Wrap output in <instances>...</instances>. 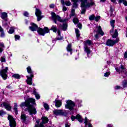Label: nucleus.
<instances>
[{"label": "nucleus", "instance_id": "nucleus-53", "mask_svg": "<svg viewBox=\"0 0 127 127\" xmlns=\"http://www.w3.org/2000/svg\"><path fill=\"white\" fill-rule=\"evenodd\" d=\"M55 5L53 4H51L49 5L50 8H54Z\"/></svg>", "mask_w": 127, "mask_h": 127}, {"label": "nucleus", "instance_id": "nucleus-25", "mask_svg": "<svg viewBox=\"0 0 127 127\" xmlns=\"http://www.w3.org/2000/svg\"><path fill=\"white\" fill-rule=\"evenodd\" d=\"M57 34H58L57 36V40H61L63 39V37L60 36V31L59 30H57Z\"/></svg>", "mask_w": 127, "mask_h": 127}, {"label": "nucleus", "instance_id": "nucleus-31", "mask_svg": "<svg viewBox=\"0 0 127 127\" xmlns=\"http://www.w3.org/2000/svg\"><path fill=\"white\" fill-rule=\"evenodd\" d=\"M4 47V44L3 43L0 42V53H1L3 51V48Z\"/></svg>", "mask_w": 127, "mask_h": 127}, {"label": "nucleus", "instance_id": "nucleus-11", "mask_svg": "<svg viewBox=\"0 0 127 127\" xmlns=\"http://www.w3.org/2000/svg\"><path fill=\"white\" fill-rule=\"evenodd\" d=\"M53 113L56 116H64L65 115V112L62 110H55Z\"/></svg>", "mask_w": 127, "mask_h": 127}, {"label": "nucleus", "instance_id": "nucleus-30", "mask_svg": "<svg viewBox=\"0 0 127 127\" xmlns=\"http://www.w3.org/2000/svg\"><path fill=\"white\" fill-rule=\"evenodd\" d=\"M13 110L16 115H17V114L18 113V111H17V103H14Z\"/></svg>", "mask_w": 127, "mask_h": 127}, {"label": "nucleus", "instance_id": "nucleus-3", "mask_svg": "<svg viewBox=\"0 0 127 127\" xmlns=\"http://www.w3.org/2000/svg\"><path fill=\"white\" fill-rule=\"evenodd\" d=\"M81 7L82 8L81 14H85L87 10V8L95 5V2L93 0H80Z\"/></svg>", "mask_w": 127, "mask_h": 127}, {"label": "nucleus", "instance_id": "nucleus-35", "mask_svg": "<svg viewBox=\"0 0 127 127\" xmlns=\"http://www.w3.org/2000/svg\"><path fill=\"white\" fill-rule=\"evenodd\" d=\"M8 33L10 34H12L14 32V27H12L10 28V30L8 31Z\"/></svg>", "mask_w": 127, "mask_h": 127}, {"label": "nucleus", "instance_id": "nucleus-61", "mask_svg": "<svg viewBox=\"0 0 127 127\" xmlns=\"http://www.w3.org/2000/svg\"><path fill=\"white\" fill-rule=\"evenodd\" d=\"M116 1H117V0H111V1L112 2H113V3L116 2Z\"/></svg>", "mask_w": 127, "mask_h": 127}, {"label": "nucleus", "instance_id": "nucleus-13", "mask_svg": "<svg viewBox=\"0 0 127 127\" xmlns=\"http://www.w3.org/2000/svg\"><path fill=\"white\" fill-rule=\"evenodd\" d=\"M0 107H1L2 108H3V107H4L5 109H6V110H7V111H10V110H11V106H10V104H7L5 102L1 104Z\"/></svg>", "mask_w": 127, "mask_h": 127}, {"label": "nucleus", "instance_id": "nucleus-22", "mask_svg": "<svg viewBox=\"0 0 127 127\" xmlns=\"http://www.w3.org/2000/svg\"><path fill=\"white\" fill-rule=\"evenodd\" d=\"M67 50L68 52H70V54H72V51H73V49H72V45L71 44H69L67 45Z\"/></svg>", "mask_w": 127, "mask_h": 127}, {"label": "nucleus", "instance_id": "nucleus-12", "mask_svg": "<svg viewBox=\"0 0 127 127\" xmlns=\"http://www.w3.org/2000/svg\"><path fill=\"white\" fill-rule=\"evenodd\" d=\"M35 15L37 17V21H40L41 20V11L40 10L36 8V12H35Z\"/></svg>", "mask_w": 127, "mask_h": 127}, {"label": "nucleus", "instance_id": "nucleus-9", "mask_svg": "<svg viewBox=\"0 0 127 127\" xmlns=\"http://www.w3.org/2000/svg\"><path fill=\"white\" fill-rule=\"evenodd\" d=\"M120 39H119V38L116 39L115 41L109 39L107 41L106 45H107L108 46H113L114 44H116V43H118Z\"/></svg>", "mask_w": 127, "mask_h": 127}, {"label": "nucleus", "instance_id": "nucleus-44", "mask_svg": "<svg viewBox=\"0 0 127 127\" xmlns=\"http://www.w3.org/2000/svg\"><path fill=\"white\" fill-rule=\"evenodd\" d=\"M110 74L111 72H110V71L107 72L104 74V77H108L109 76H110Z\"/></svg>", "mask_w": 127, "mask_h": 127}, {"label": "nucleus", "instance_id": "nucleus-6", "mask_svg": "<svg viewBox=\"0 0 127 127\" xmlns=\"http://www.w3.org/2000/svg\"><path fill=\"white\" fill-rule=\"evenodd\" d=\"M67 104L65 105V108L66 109H69L70 111H72L74 110V107L75 106V104L72 100H67Z\"/></svg>", "mask_w": 127, "mask_h": 127}, {"label": "nucleus", "instance_id": "nucleus-48", "mask_svg": "<svg viewBox=\"0 0 127 127\" xmlns=\"http://www.w3.org/2000/svg\"><path fill=\"white\" fill-rule=\"evenodd\" d=\"M120 89H122V87L120 86H116L115 87V90H120Z\"/></svg>", "mask_w": 127, "mask_h": 127}, {"label": "nucleus", "instance_id": "nucleus-21", "mask_svg": "<svg viewBox=\"0 0 127 127\" xmlns=\"http://www.w3.org/2000/svg\"><path fill=\"white\" fill-rule=\"evenodd\" d=\"M84 51L85 52H86L88 55L91 53V50L90 49V48L88 47V46H84Z\"/></svg>", "mask_w": 127, "mask_h": 127}, {"label": "nucleus", "instance_id": "nucleus-26", "mask_svg": "<svg viewBox=\"0 0 127 127\" xmlns=\"http://www.w3.org/2000/svg\"><path fill=\"white\" fill-rule=\"evenodd\" d=\"M50 30H52L53 32L56 33V32H57V26L56 25H52L51 27Z\"/></svg>", "mask_w": 127, "mask_h": 127}, {"label": "nucleus", "instance_id": "nucleus-27", "mask_svg": "<svg viewBox=\"0 0 127 127\" xmlns=\"http://www.w3.org/2000/svg\"><path fill=\"white\" fill-rule=\"evenodd\" d=\"M75 33L77 38L79 39V38H80V36H81V34L80 33V30H79V29H75Z\"/></svg>", "mask_w": 127, "mask_h": 127}, {"label": "nucleus", "instance_id": "nucleus-51", "mask_svg": "<svg viewBox=\"0 0 127 127\" xmlns=\"http://www.w3.org/2000/svg\"><path fill=\"white\" fill-rule=\"evenodd\" d=\"M78 27L79 28V29H81L82 28V24L81 23H78L77 25Z\"/></svg>", "mask_w": 127, "mask_h": 127}, {"label": "nucleus", "instance_id": "nucleus-34", "mask_svg": "<svg viewBox=\"0 0 127 127\" xmlns=\"http://www.w3.org/2000/svg\"><path fill=\"white\" fill-rule=\"evenodd\" d=\"M13 78H15V79H20V75L18 74H14L12 75Z\"/></svg>", "mask_w": 127, "mask_h": 127}, {"label": "nucleus", "instance_id": "nucleus-24", "mask_svg": "<svg viewBox=\"0 0 127 127\" xmlns=\"http://www.w3.org/2000/svg\"><path fill=\"white\" fill-rule=\"evenodd\" d=\"M55 106L57 108H59V107L61 106L62 103L60 100H55Z\"/></svg>", "mask_w": 127, "mask_h": 127}, {"label": "nucleus", "instance_id": "nucleus-20", "mask_svg": "<svg viewBox=\"0 0 127 127\" xmlns=\"http://www.w3.org/2000/svg\"><path fill=\"white\" fill-rule=\"evenodd\" d=\"M68 25L67 23L63 24V25H60V28L63 29V30H67Z\"/></svg>", "mask_w": 127, "mask_h": 127}, {"label": "nucleus", "instance_id": "nucleus-62", "mask_svg": "<svg viewBox=\"0 0 127 127\" xmlns=\"http://www.w3.org/2000/svg\"><path fill=\"white\" fill-rule=\"evenodd\" d=\"M106 0H100V2H105V1H106Z\"/></svg>", "mask_w": 127, "mask_h": 127}, {"label": "nucleus", "instance_id": "nucleus-39", "mask_svg": "<svg viewBox=\"0 0 127 127\" xmlns=\"http://www.w3.org/2000/svg\"><path fill=\"white\" fill-rule=\"evenodd\" d=\"M89 20H90V21L94 20H95V15H90L89 16Z\"/></svg>", "mask_w": 127, "mask_h": 127}, {"label": "nucleus", "instance_id": "nucleus-40", "mask_svg": "<svg viewBox=\"0 0 127 127\" xmlns=\"http://www.w3.org/2000/svg\"><path fill=\"white\" fill-rule=\"evenodd\" d=\"M44 107L45 108V110H46L47 111H48V110H49V106H48V104L44 103Z\"/></svg>", "mask_w": 127, "mask_h": 127}, {"label": "nucleus", "instance_id": "nucleus-14", "mask_svg": "<svg viewBox=\"0 0 127 127\" xmlns=\"http://www.w3.org/2000/svg\"><path fill=\"white\" fill-rule=\"evenodd\" d=\"M95 32H97L99 33L101 35H104V32L102 30V27L101 26H97L96 27V30H95Z\"/></svg>", "mask_w": 127, "mask_h": 127}, {"label": "nucleus", "instance_id": "nucleus-55", "mask_svg": "<svg viewBox=\"0 0 127 127\" xmlns=\"http://www.w3.org/2000/svg\"><path fill=\"white\" fill-rule=\"evenodd\" d=\"M61 3L62 4V5H64L65 4V1L64 0H61Z\"/></svg>", "mask_w": 127, "mask_h": 127}, {"label": "nucleus", "instance_id": "nucleus-47", "mask_svg": "<svg viewBox=\"0 0 127 127\" xmlns=\"http://www.w3.org/2000/svg\"><path fill=\"white\" fill-rule=\"evenodd\" d=\"M1 62H5V61H6L5 58H4V57H2L1 58Z\"/></svg>", "mask_w": 127, "mask_h": 127}, {"label": "nucleus", "instance_id": "nucleus-19", "mask_svg": "<svg viewBox=\"0 0 127 127\" xmlns=\"http://www.w3.org/2000/svg\"><path fill=\"white\" fill-rule=\"evenodd\" d=\"M26 115L23 113H22L21 115V120L23 123H25V122H26Z\"/></svg>", "mask_w": 127, "mask_h": 127}, {"label": "nucleus", "instance_id": "nucleus-7", "mask_svg": "<svg viewBox=\"0 0 127 127\" xmlns=\"http://www.w3.org/2000/svg\"><path fill=\"white\" fill-rule=\"evenodd\" d=\"M8 120H9V126L11 127H16V122L12 116L8 115Z\"/></svg>", "mask_w": 127, "mask_h": 127}, {"label": "nucleus", "instance_id": "nucleus-8", "mask_svg": "<svg viewBox=\"0 0 127 127\" xmlns=\"http://www.w3.org/2000/svg\"><path fill=\"white\" fill-rule=\"evenodd\" d=\"M7 71H8V67H5V69L0 71V75L4 80L7 79Z\"/></svg>", "mask_w": 127, "mask_h": 127}, {"label": "nucleus", "instance_id": "nucleus-10", "mask_svg": "<svg viewBox=\"0 0 127 127\" xmlns=\"http://www.w3.org/2000/svg\"><path fill=\"white\" fill-rule=\"evenodd\" d=\"M42 122L40 124V125L38 126V124L36 125L34 127H43V124H46V123H48V118L46 117H42Z\"/></svg>", "mask_w": 127, "mask_h": 127}, {"label": "nucleus", "instance_id": "nucleus-57", "mask_svg": "<svg viewBox=\"0 0 127 127\" xmlns=\"http://www.w3.org/2000/svg\"><path fill=\"white\" fill-rule=\"evenodd\" d=\"M124 57L125 58H127V52H125L124 53Z\"/></svg>", "mask_w": 127, "mask_h": 127}, {"label": "nucleus", "instance_id": "nucleus-50", "mask_svg": "<svg viewBox=\"0 0 127 127\" xmlns=\"http://www.w3.org/2000/svg\"><path fill=\"white\" fill-rule=\"evenodd\" d=\"M67 9V7L65 6H63V11L64 12L66 11Z\"/></svg>", "mask_w": 127, "mask_h": 127}, {"label": "nucleus", "instance_id": "nucleus-58", "mask_svg": "<svg viewBox=\"0 0 127 127\" xmlns=\"http://www.w3.org/2000/svg\"><path fill=\"white\" fill-rule=\"evenodd\" d=\"M65 127H70V124L68 123L65 124Z\"/></svg>", "mask_w": 127, "mask_h": 127}, {"label": "nucleus", "instance_id": "nucleus-64", "mask_svg": "<svg viewBox=\"0 0 127 127\" xmlns=\"http://www.w3.org/2000/svg\"><path fill=\"white\" fill-rule=\"evenodd\" d=\"M125 21L127 22V17H125Z\"/></svg>", "mask_w": 127, "mask_h": 127}, {"label": "nucleus", "instance_id": "nucleus-54", "mask_svg": "<svg viewBox=\"0 0 127 127\" xmlns=\"http://www.w3.org/2000/svg\"><path fill=\"white\" fill-rule=\"evenodd\" d=\"M99 37V34H96L95 35V39H98Z\"/></svg>", "mask_w": 127, "mask_h": 127}, {"label": "nucleus", "instance_id": "nucleus-42", "mask_svg": "<svg viewBox=\"0 0 127 127\" xmlns=\"http://www.w3.org/2000/svg\"><path fill=\"white\" fill-rule=\"evenodd\" d=\"M65 4L66 5V6H70L71 2L70 1H66L65 2Z\"/></svg>", "mask_w": 127, "mask_h": 127}, {"label": "nucleus", "instance_id": "nucleus-43", "mask_svg": "<svg viewBox=\"0 0 127 127\" xmlns=\"http://www.w3.org/2000/svg\"><path fill=\"white\" fill-rule=\"evenodd\" d=\"M75 16V10L74 9H72L71 10V14H70V17Z\"/></svg>", "mask_w": 127, "mask_h": 127}, {"label": "nucleus", "instance_id": "nucleus-4", "mask_svg": "<svg viewBox=\"0 0 127 127\" xmlns=\"http://www.w3.org/2000/svg\"><path fill=\"white\" fill-rule=\"evenodd\" d=\"M27 73L28 74H30V76H27V79L26 80L27 83L28 85H32V78H33L34 75H33V72H32V70H31V67L30 66H28L27 68Z\"/></svg>", "mask_w": 127, "mask_h": 127}, {"label": "nucleus", "instance_id": "nucleus-46", "mask_svg": "<svg viewBox=\"0 0 127 127\" xmlns=\"http://www.w3.org/2000/svg\"><path fill=\"white\" fill-rule=\"evenodd\" d=\"M84 123L86 126H88V118L87 117H85Z\"/></svg>", "mask_w": 127, "mask_h": 127}, {"label": "nucleus", "instance_id": "nucleus-17", "mask_svg": "<svg viewBox=\"0 0 127 127\" xmlns=\"http://www.w3.org/2000/svg\"><path fill=\"white\" fill-rule=\"evenodd\" d=\"M76 119L80 123H83V121H84V119H83V118L82 117V116H81V115H80V114H77L76 116Z\"/></svg>", "mask_w": 127, "mask_h": 127}, {"label": "nucleus", "instance_id": "nucleus-41", "mask_svg": "<svg viewBox=\"0 0 127 127\" xmlns=\"http://www.w3.org/2000/svg\"><path fill=\"white\" fill-rule=\"evenodd\" d=\"M101 19V16H97L96 17H94V20L95 21L98 22L99 20Z\"/></svg>", "mask_w": 127, "mask_h": 127}, {"label": "nucleus", "instance_id": "nucleus-15", "mask_svg": "<svg viewBox=\"0 0 127 127\" xmlns=\"http://www.w3.org/2000/svg\"><path fill=\"white\" fill-rule=\"evenodd\" d=\"M71 1L73 2V7H74V8H78V6H79V4H78L79 0H72Z\"/></svg>", "mask_w": 127, "mask_h": 127}, {"label": "nucleus", "instance_id": "nucleus-56", "mask_svg": "<svg viewBox=\"0 0 127 127\" xmlns=\"http://www.w3.org/2000/svg\"><path fill=\"white\" fill-rule=\"evenodd\" d=\"M75 119H76V117L74 116H72L71 117V120L72 121H75Z\"/></svg>", "mask_w": 127, "mask_h": 127}, {"label": "nucleus", "instance_id": "nucleus-2", "mask_svg": "<svg viewBox=\"0 0 127 127\" xmlns=\"http://www.w3.org/2000/svg\"><path fill=\"white\" fill-rule=\"evenodd\" d=\"M31 26L29 27V29H30L31 31H35L37 30L38 33L40 35H42L43 36H44V35L46 34V33H49V29L47 27H45L44 29H42L41 28H38L37 25L33 23H31Z\"/></svg>", "mask_w": 127, "mask_h": 127}, {"label": "nucleus", "instance_id": "nucleus-60", "mask_svg": "<svg viewBox=\"0 0 127 127\" xmlns=\"http://www.w3.org/2000/svg\"><path fill=\"white\" fill-rule=\"evenodd\" d=\"M88 127H93V125L91 123L88 124Z\"/></svg>", "mask_w": 127, "mask_h": 127}, {"label": "nucleus", "instance_id": "nucleus-32", "mask_svg": "<svg viewBox=\"0 0 127 127\" xmlns=\"http://www.w3.org/2000/svg\"><path fill=\"white\" fill-rule=\"evenodd\" d=\"M122 2L123 3V4L125 6H127V1H126L125 0H119V3H122Z\"/></svg>", "mask_w": 127, "mask_h": 127}, {"label": "nucleus", "instance_id": "nucleus-1", "mask_svg": "<svg viewBox=\"0 0 127 127\" xmlns=\"http://www.w3.org/2000/svg\"><path fill=\"white\" fill-rule=\"evenodd\" d=\"M33 105H35V99L29 98L24 102L21 103L20 107H24L25 106V107H27L26 111H28L30 115H35L37 111L35 108L33 107Z\"/></svg>", "mask_w": 127, "mask_h": 127}, {"label": "nucleus", "instance_id": "nucleus-33", "mask_svg": "<svg viewBox=\"0 0 127 127\" xmlns=\"http://www.w3.org/2000/svg\"><path fill=\"white\" fill-rule=\"evenodd\" d=\"M88 45H89V46L90 45H92V41H91V40H86V43L85 44V46H88Z\"/></svg>", "mask_w": 127, "mask_h": 127}, {"label": "nucleus", "instance_id": "nucleus-23", "mask_svg": "<svg viewBox=\"0 0 127 127\" xmlns=\"http://www.w3.org/2000/svg\"><path fill=\"white\" fill-rule=\"evenodd\" d=\"M1 18L2 19H4V20H6L5 18L7 17V13L6 12L1 13Z\"/></svg>", "mask_w": 127, "mask_h": 127}, {"label": "nucleus", "instance_id": "nucleus-16", "mask_svg": "<svg viewBox=\"0 0 127 127\" xmlns=\"http://www.w3.org/2000/svg\"><path fill=\"white\" fill-rule=\"evenodd\" d=\"M115 70L116 72H125L126 71V68H125V67H124L123 65H121L120 69H118L117 68H115Z\"/></svg>", "mask_w": 127, "mask_h": 127}, {"label": "nucleus", "instance_id": "nucleus-49", "mask_svg": "<svg viewBox=\"0 0 127 127\" xmlns=\"http://www.w3.org/2000/svg\"><path fill=\"white\" fill-rule=\"evenodd\" d=\"M23 15L24 16H28V15H29V14L28 13V12H24V13H23Z\"/></svg>", "mask_w": 127, "mask_h": 127}, {"label": "nucleus", "instance_id": "nucleus-59", "mask_svg": "<svg viewBox=\"0 0 127 127\" xmlns=\"http://www.w3.org/2000/svg\"><path fill=\"white\" fill-rule=\"evenodd\" d=\"M1 115H3V111L2 110L0 111V116H1Z\"/></svg>", "mask_w": 127, "mask_h": 127}, {"label": "nucleus", "instance_id": "nucleus-29", "mask_svg": "<svg viewBox=\"0 0 127 127\" xmlns=\"http://www.w3.org/2000/svg\"><path fill=\"white\" fill-rule=\"evenodd\" d=\"M0 32H1V35H0L1 37H4V36H5V34L3 31V29H2V28L0 26Z\"/></svg>", "mask_w": 127, "mask_h": 127}, {"label": "nucleus", "instance_id": "nucleus-38", "mask_svg": "<svg viewBox=\"0 0 127 127\" xmlns=\"http://www.w3.org/2000/svg\"><path fill=\"white\" fill-rule=\"evenodd\" d=\"M73 22L74 24H78V23H79V19L77 18H74L73 20Z\"/></svg>", "mask_w": 127, "mask_h": 127}, {"label": "nucleus", "instance_id": "nucleus-45", "mask_svg": "<svg viewBox=\"0 0 127 127\" xmlns=\"http://www.w3.org/2000/svg\"><path fill=\"white\" fill-rule=\"evenodd\" d=\"M15 40L16 41V40H19V39H20V36L18 35H15Z\"/></svg>", "mask_w": 127, "mask_h": 127}, {"label": "nucleus", "instance_id": "nucleus-36", "mask_svg": "<svg viewBox=\"0 0 127 127\" xmlns=\"http://www.w3.org/2000/svg\"><path fill=\"white\" fill-rule=\"evenodd\" d=\"M118 35H119V34L118 33V30H115L114 34L112 35V37L113 38H116V37H117Z\"/></svg>", "mask_w": 127, "mask_h": 127}, {"label": "nucleus", "instance_id": "nucleus-63", "mask_svg": "<svg viewBox=\"0 0 127 127\" xmlns=\"http://www.w3.org/2000/svg\"><path fill=\"white\" fill-rule=\"evenodd\" d=\"M7 88L8 89H10V88H11V86H10V85H9V86H7Z\"/></svg>", "mask_w": 127, "mask_h": 127}, {"label": "nucleus", "instance_id": "nucleus-52", "mask_svg": "<svg viewBox=\"0 0 127 127\" xmlns=\"http://www.w3.org/2000/svg\"><path fill=\"white\" fill-rule=\"evenodd\" d=\"M82 100H80L79 101V104H78V106L79 107H82V106H83V105H82Z\"/></svg>", "mask_w": 127, "mask_h": 127}, {"label": "nucleus", "instance_id": "nucleus-5", "mask_svg": "<svg viewBox=\"0 0 127 127\" xmlns=\"http://www.w3.org/2000/svg\"><path fill=\"white\" fill-rule=\"evenodd\" d=\"M51 15L52 20H53L54 23H55L56 24H57L58 21H59V22H64V21L61 19V18L59 16L56 15L55 13L51 12Z\"/></svg>", "mask_w": 127, "mask_h": 127}, {"label": "nucleus", "instance_id": "nucleus-28", "mask_svg": "<svg viewBox=\"0 0 127 127\" xmlns=\"http://www.w3.org/2000/svg\"><path fill=\"white\" fill-rule=\"evenodd\" d=\"M36 89H34L33 92V94L34 95H35L36 99H37V100H38V99H40V96L39 95V94H38V93H37V92H36Z\"/></svg>", "mask_w": 127, "mask_h": 127}, {"label": "nucleus", "instance_id": "nucleus-18", "mask_svg": "<svg viewBox=\"0 0 127 127\" xmlns=\"http://www.w3.org/2000/svg\"><path fill=\"white\" fill-rule=\"evenodd\" d=\"M110 24L112 27V29L110 30V33H113L114 32V27H115V20H112L110 21Z\"/></svg>", "mask_w": 127, "mask_h": 127}, {"label": "nucleus", "instance_id": "nucleus-37", "mask_svg": "<svg viewBox=\"0 0 127 127\" xmlns=\"http://www.w3.org/2000/svg\"><path fill=\"white\" fill-rule=\"evenodd\" d=\"M122 85L124 88H126L127 87V80H124L122 82Z\"/></svg>", "mask_w": 127, "mask_h": 127}]
</instances>
